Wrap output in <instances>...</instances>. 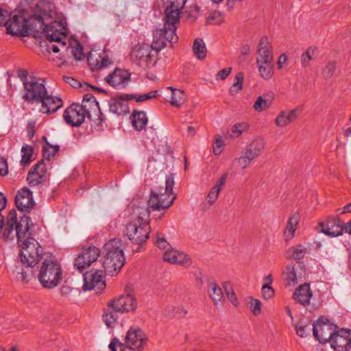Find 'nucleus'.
Returning a JSON list of instances; mask_svg holds the SVG:
<instances>
[{
	"instance_id": "nucleus-1",
	"label": "nucleus",
	"mask_w": 351,
	"mask_h": 351,
	"mask_svg": "<svg viewBox=\"0 0 351 351\" xmlns=\"http://www.w3.org/2000/svg\"><path fill=\"white\" fill-rule=\"evenodd\" d=\"M51 3L40 1L36 5V12L28 19L22 15H14L9 17L6 25L7 33L13 36H26L28 31H37L43 27L45 20L51 16L50 8Z\"/></svg>"
},
{
	"instance_id": "nucleus-2",
	"label": "nucleus",
	"mask_w": 351,
	"mask_h": 351,
	"mask_svg": "<svg viewBox=\"0 0 351 351\" xmlns=\"http://www.w3.org/2000/svg\"><path fill=\"white\" fill-rule=\"evenodd\" d=\"M25 93L23 99L28 103H41L40 112L51 114L62 106L60 98L48 95L45 87V80L36 76H31L30 81L24 86Z\"/></svg>"
},
{
	"instance_id": "nucleus-3",
	"label": "nucleus",
	"mask_w": 351,
	"mask_h": 351,
	"mask_svg": "<svg viewBox=\"0 0 351 351\" xmlns=\"http://www.w3.org/2000/svg\"><path fill=\"white\" fill-rule=\"evenodd\" d=\"M21 261L26 268L17 271V274L23 282L27 283L34 275L32 268L38 263L41 264L45 261L44 256L47 252H44L39 243L32 237L25 239L21 244Z\"/></svg>"
},
{
	"instance_id": "nucleus-4",
	"label": "nucleus",
	"mask_w": 351,
	"mask_h": 351,
	"mask_svg": "<svg viewBox=\"0 0 351 351\" xmlns=\"http://www.w3.org/2000/svg\"><path fill=\"white\" fill-rule=\"evenodd\" d=\"M149 217V208H136L135 215L125 228V234L132 242L141 245L147 241L151 232Z\"/></svg>"
},
{
	"instance_id": "nucleus-5",
	"label": "nucleus",
	"mask_w": 351,
	"mask_h": 351,
	"mask_svg": "<svg viewBox=\"0 0 351 351\" xmlns=\"http://www.w3.org/2000/svg\"><path fill=\"white\" fill-rule=\"evenodd\" d=\"M103 254L105 272L111 276L117 275L125 262L121 241L118 239L108 241L104 247Z\"/></svg>"
},
{
	"instance_id": "nucleus-6",
	"label": "nucleus",
	"mask_w": 351,
	"mask_h": 351,
	"mask_svg": "<svg viewBox=\"0 0 351 351\" xmlns=\"http://www.w3.org/2000/svg\"><path fill=\"white\" fill-rule=\"evenodd\" d=\"M174 178L169 175L165 179V186L155 187L151 192L147 205L153 210H161L169 208L173 203L176 195L173 193Z\"/></svg>"
},
{
	"instance_id": "nucleus-7",
	"label": "nucleus",
	"mask_w": 351,
	"mask_h": 351,
	"mask_svg": "<svg viewBox=\"0 0 351 351\" xmlns=\"http://www.w3.org/2000/svg\"><path fill=\"white\" fill-rule=\"evenodd\" d=\"M38 274V278L45 288L53 289L57 287L62 279V270L60 264L51 254L44 256Z\"/></svg>"
},
{
	"instance_id": "nucleus-8",
	"label": "nucleus",
	"mask_w": 351,
	"mask_h": 351,
	"mask_svg": "<svg viewBox=\"0 0 351 351\" xmlns=\"http://www.w3.org/2000/svg\"><path fill=\"white\" fill-rule=\"evenodd\" d=\"M31 226L32 224L29 217L23 215L18 221L16 210H11L8 214L6 223L3 224V228L0 230V234L5 239L12 240L16 237L18 242L22 243Z\"/></svg>"
},
{
	"instance_id": "nucleus-9",
	"label": "nucleus",
	"mask_w": 351,
	"mask_h": 351,
	"mask_svg": "<svg viewBox=\"0 0 351 351\" xmlns=\"http://www.w3.org/2000/svg\"><path fill=\"white\" fill-rule=\"evenodd\" d=\"M52 7L53 5L51 4V7L49 10L51 13V16L46 19V20H45L43 27L42 29H38L37 27L38 30L36 32H39L43 29L47 39L49 42L58 43L64 47L66 45L65 40L66 39V29L64 24L62 21L56 20L47 24L49 21L53 17V12L51 10Z\"/></svg>"
},
{
	"instance_id": "nucleus-10",
	"label": "nucleus",
	"mask_w": 351,
	"mask_h": 351,
	"mask_svg": "<svg viewBox=\"0 0 351 351\" xmlns=\"http://www.w3.org/2000/svg\"><path fill=\"white\" fill-rule=\"evenodd\" d=\"M178 40V37L174 29L164 26L163 28L154 32L152 48L156 51H159L167 45V43L171 45L177 43Z\"/></svg>"
},
{
	"instance_id": "nucleus-11",
	"label": "nucleus",
	"mask_w": 351,
	"mask_h": 351,
	"mask_svg": "<svg viewBox=\"0 0 351 351\" xmlns=\"http://www.w3.org/2000/svg\"><path fill=\"white\" fill-rule=\"evenodd\" d=\"M335 330V326L326 318H320L313 324V335L321 343H330L336 332Z\"/></svg>"
},
{
	"instance_id": "nucleus-12",
	"label": "nucleus",
	"mask_w": 351,
	"mask_h": 351,
	"mask_svg": "<svg viewBox=\"0 0 351 351\" xmlns=\"http://www.w3.org/2000/svg\"><path fill=\"white\" fill-rule=\"evenodd\" d=\"M88 118V112L80 105L73 104L67 108L63 114L65 122L73 127L80 126Z\"/></svg>"
},
{
	"instance_id": "nucleus-13",
	"label": "nucleus",
	"mask_w": 351,
	"mask_h": 351,
	"mask_svg": "<svg viewBox=\"0 0 351 351\" xmlns=\"http://www.w3.org/2000/svg\"><path fill=\"white\" fill-rule=\"evenodd\" d=\"M152 46L147 44L136 45L132 50L130 56L132 60L143 68L149 66L152 63Z\"/></svg>"
},
{
	"instance_id": "nucleus-14",
	"label": "nucleus",
	"mask_w": 351,
	"mask_h": 351,
	"mask_svg": "<svg viewBox=\"0 0 351 351\" xmlns=\"http://www.w3.org/2000/svg\"><path fill=\"white\" fill-rule=\"evenodd\" d=\"M83 276V288L84 290H95V291L97 293L103 291L105 289L106 283L103 279L104 277L101 271L90 270L84 274Z\"/></svg>"
},
{
	"instance_id": "nucleus-15",
	"label": "nucleus",
	"mask_w": 351,
	"mask_h": 351,
	"mask_svg": "<svg viewBox=\"0 0 351 351\" xmlns=\"http://www.w3.org/2000/svg\"><path fill=\"white\" fill-rule=\"evenodd\" d=\"M80 106L88 112V119L93 121L98 120L99 123L104 121V114L100 110L99 103L91 93L84 95L82 104Z\"/></svg>"
},
{
	"instance_id": "nucleus-16",
	"label": "nucleus",
	"mask_w": 351,
	"mask_h": 351,
	"mask_svg": "<svg viewBox=\"0 0 351 351\" xmlns=\"http://www.w3.org/2000/svg\"><path fill=\"white\" fill-rule=\"evenodd\" d=\"M321 232L326 235L336 237L344 232L345 223L339 217H329L325 221L319 223Z\"/></svg>"
},
{
	"instance_id": "nucleus-17",
	"label": "nucleus",
	"mask_w": 351,
	"mask_h": 351,
	"mask_svg": "<svg viewBox=\"0 0 351 351\" xmlns=\"http://www.w3.org/2000/svg\"><path fill=\"white\" fill-rule=\"evenodd\" d=\"M99 255V249L95 246L84 249L75 258V267L82 272L84 269L89 267L92 263L96 261Z\"/></svg>"
},
{
	"instance_id": "nucleus-18",
	"label": "nucleus",
	"mask_w": 351,
	"mask_h": 351,
	"mask_svg": "<svg viewBox=\"0 0 351 351\" xmlns=\"http://www.w3.org/2000/svg\"><path fill=\"white\" fill-rule=\"evenodd\" d=\"M146 336L140 328H130L125 336L126 347L130 350L141 351L146 343Z\"/></svg>"
},
{
	"instance_id": "nucleus-19",
	"label": "nucleus",
	"mask_w": 351,
	"mask_h": 351,
	"mask_svg": "<svg viewBox=\"0 0 351 351\" xmlns=\"http://www.w3.org/2000/svg\"><path fill=\"white\" fill-rule=\"evenodd\" d=\"M108 306H112V308L120 313L129 312L136 308V302L134 297L130 294L121 295L110 302Z\"/></svg>"
},
{
	"instance_id": "nucleus-20",
	"label": "nucleus",
	"mask_w": 351,
	"mask_h": 351,
	"mask_svg": "<svg viewBox=\"0 0 351 351\" xmlns=\"http://www.w3.org/2000/svg\"><path fill=\"white\" fill-rule=\"evenodd\" d=\"M15 204L19 210L29 212L35 205L32 192L26 187L19 190L15 196Z\"/></svg>"
},
{
	"instance_id": "nucleus-21",
	"label": "nucleus",
	"mask_w": 351,
	"mask_h": 351,
	"mask_svg": "<svg viewBox=\"0 0 351 351\" xmlns=\"http://www.w3.org/2000/svg\"><path fill=\"white\" fill-rule=\"evenodd\" d=\"M106 81L113 87L123 88L130 81V73L126 70L116 69L106 77Z\"/></svg>"
},
{
	"instance_id": "nucleus-22",
	"label": "nucleus",
	"mask_w": 351,
	"mask_h": 351,
	"mask_svg": "<svg viewBox=\"0 0 351 351\" xmlns=\"http://www.w3.org/2000/svg\"><path fill=\"white\" fill-rule=\"evenodd\" d=\"M163 260L170 264L179 265L184 267H189L192 263V261L189 255L175 249H171L165 252Z\"/></svg>"
},
{
	"instance_id": "nucleus-23",
	"label": "nucleus",
	"mask_w": 351,
	"mask_h": 351,
	"mask_svg": "<svg viewBox=\"0 0 351 351\" xmlns=\"http://www.w3.org/2000/svg\"><path fill=\"white\" fill-rule=\"evenodd\" d=\"M273 62V51L271 43L267 36H263L257 46L256 63Z\"/></svg>"
},
{
	"instance_id": "nucleus-24",
	"label": "nucleus",
	"mask_w": 351,
	"mask_h": 351,
	"mask_svg": "<svg viewBox=\"0 0 351 351\" xmlns=\"http://www.w3.org/2000/svg\"><path fill=\"white\" fill-rule=\"evenodd\" d=\"M132 95H125L117 97L111 98L108 101L109 110L111 112L117 115L128 114L130 112L127 101L131 99Z\"/></svg>"
},
{
	"instance_id": "nucleus-25",
	"label": "nucleus",
	"mask_w": 351,
	"mask_h": 351,
	"mask_svg": "<svg viewBox=\"0 0 351 351\" xmlns=\"http://www.w3.org/2000/svg\"><path fill=\"white\" fill-rule=\"evenodd\" d=\"M346 331L336 332L330 340V346L335 351H348L351 348V338L345 335Z\"/></svg>"
},
{
	"instance_id": "nucleus-26",
	"label": "nucleus",
	"mask_w": 351,
	"mask_h": 351,
	"mask_svg": "<svg viewBox=\"0 0 351 351\" xmlns=\"http://www.w3.org/2000/svg\"><path fill=\"white\" fill-rule=\"evenodd\" d=\"M302 109L296 107L291 110L281 111L275 119V123L278 127L285 128L294 121L300 115Z\"/></svg>"
},
{
	"instance_id": "nucleus-27",
	"label": "nucleus",
	"mask_w": 351,
	"mask_h": 351,
	"mask_svg": "<svg viewBox=\"0 0 351 351\" xmlns=\"http://www.w3.org/2000/svg\"><path fill=\"white\" fill-rule=\"evenodd\" d=\"M228 178V173H223L216 182L215 184L211 188L208 194L206 197L205 202L209 206L214 204L218 199L219 195L225 185Z\"/></svg>"
},
{
	"instance_id": "nucleus-28",
	"label": "nucleus",
	"mask_w": 351,
	"mask_h": 351,
	"mask_svg": "<svg viewBox=\"0 0 351 351\" xmlns=\"http://www.w3.org/2000/svg\"><path fill=\"white\" fill-rule=\"evenodd\" d=\"M313 295V292L308 284H304L298 287L293 295V298L298 303L304 306L308 305Z\"/></svg>"
},
{
	"instance_id": "nucleus-29",
	"label": "nucleus",
	"mask_w": 351,
	"mask_h": 351,
	"mask_svg": "<svg viewBox=\"0 0 351 351\" xmlns=\"http://www.w3.org/2000/svg\"><path fill=\"white\" fill-rule=\"evenodd\" d=\"M181 10L167 6L165 9V27L167 28H173L174 32L177 29L176 24L179 23Z\"/></svg>"
},
{
	"instance_id": "nucleus-30",
	"label": "nucleus",
	"mask_w": 351,
	"mask_h": 351,
	"mask_svg": "<svg viewBox=\"0 0 351 351\" xmlns=\"http://www.w3.org/2000/svg\"><path fill=\"white\" fill-rule=\"evenodd\" d=\"M265 141L261 137L254 138L245 149L244 152L255 159L259 156L265 149Z\"/></svg>"
},
{
	"instance_id": "nucleus-31",
	"label": "nucleus",
	"mask_w": 351,
	"mask_h": 351,
	"mask_svg": "<svg viewBox=\"0 0 351 351\" xmlns=\"http://www.w3.org/2000/svg\"><path fill=\"white\" fill-rule=\"evenodd\" d=\"M207 291L215 306H217L222 304L224 298L223 293L221 288L216 282L213 280L208 282Z\"/></svg>"
},
{
	"instance_id": "nucleus-32",
	"label": "nucleus",
	"mask_w": 351,
	"mask_h": 351,
	"mask_svg": "<svg viewBox=\"0 0 351 351\" xmlns=\"http://www.w3.org/2000/svg\"><path fill=\"white\" fill-rule=\"evenodd\" d=\"M300 220V215L298 213H294L289 219L287 227L284 232L285 240L288 241L293 238L294 236L295 230L298 227V224Z\"/></svg>"
},
{
	"instance_id": "nucleus-33",
	"label": "nucleus",
	"mask_w": 351,
	"mask_h": 351,
	"mask_svg": "<svg viewBox=\"0 0 351 351\" xmlns=\"http://www.w3.org/2000/svg\"><path fill=\"white\" fill-rule=\"evenodd\" d=\"M132 125L136 130L141 131L145 129L147 123V117L143 111L134 110L132 114Z\"/></svg>"
},
{
	"instance_id": "nucleus-34",
	"label": "nucleus",
	"mask_w": 351,
	"mask_h": 351,
	"mask_svg": "<svg viewBox=\"0 0 351 351\" xmlns=\"http://www.w3.org/2000/svg\"><path fill=\"white\" fill-rule=\"evenodd\" d=\"M117 313L120 312L116 311L114 308H112V306H108V308L104 310L103 320L108 328H113L117 324Z\"/></svg>"
},
{
	"instance_id": "nucleus-35",
	"label": "nucleus",
	"mask_w": 351,
	"mask_h": 351,
	"mask_svg": "<svg viewBox=\"0 0 351 351\" xmlns=\"http://www.w3.org/2000/svg\"><path fill=\"white\" fill-rule=\"evenodd\" d=\"M297 270L295 265H289L286 267L283 274L288 285H295L298 283Z\"/></svg>"
},
{
	"instance_id": "nucleus-36",
	"label": "nucleus",
	"mask_w": 351,
	"mask_h": 351,
	"mask_svg": "<svg viewBox=\"0 0 351 351\" xmlns=\"http://www.w3.org/2000/svg\"><path fill=\"white\" fill-rule=\"evenodd\" d=\"M169 88L171 90V99L169 100L170 104L174 106H180L185 101L184 92L180 89L173 88L172 87H169Z\"/></svg>"
},
{
	"instance_id": "nucleus-37",
	"label": "nucleus",
	"mask_w": 351,
	"mask_h": 351,
	"mask_svg": "<svg viewBox=\"0 0 351 351\" xmlns=\"http://www.w3.org/2000/svg\"><path fill=\"white\" fill-rule=\"evenodd\" d=\"M256 64L260 75L265 80H269L274 74L272 62L265 63L262 62Z\"/></svg>"
},
{
	"instance_id": "nucleus-38",
	"label": "nucleus",
	"mask_w": 351,
	"mask_h": 351,
	"mask_svg": "<svg viewBox=\"0 0 351 351\" xmlns=\"http://www.w3.org/2000/svg\"><path fill=\"white\" fill-rule=\"evenodd\" d=\"M193 50L197 58L202 60L206 56V49L204 41L202 39L195 40L193 46Z\"/></svg>"
},
{
	"instance_id": "nucleus-39",
	"label": "nucleus",
	"mask_w": 351,
	"mask_h": 351,
	"mask_svg": "<svg viewBox=\"0 0 351 351\" xmlns=\"http://www.w3.org/2000/svg\"><path fill=\"white\" fill-rule=\"evenodd\" d=\"M271 104L272 99L259 96L254 102L253 108L256 112H261L268 109Z\"/></svg>"
},
{
	"instance_id": "nucleus-40",
	"label": "nucleus",
	"mask_w": 351,
	"mask_h": 351,
	"mask_svg": "<svg viewBox=\"0 0 351 351\" xmlns=\"http://www.w3.org/2000/svg\"><path fill=\"white\" fill-rule=\"evenodd\" d=\"M317 49L315 47H309L305 52H304L300 58L301 64L303 67L309 65L310 61L315 58Z\"/></svg>"
},
{
	"instance_id": "nucleus-41",
	"label": "nucleus",
	"mask_w": 351,
	"mask_h": 351,
	"mask_svg": "<svg viewBox=\"0 0 351 351\" xmlns=\"http://www.w3.org/2000/svg\"><path fill=\"white\" fill-rule=\"evenodd\" d=\"M243 80L244 76L243 73H238L234 77V82L230 88V95H234L242 90Z\"/></svg>"
},
{
	"instance_id": "nucleus-42",
	"label": "nucleus",
	"mask_w": 351,
	"mask_h": 351,
	"mask_svg": "<svg viewBox=\"0 0 351 351\" xmlns=\"http://www.w3.org/2000/svg\"><path fill=\"white\" fill-rule=\"evenodd\" d=\"M223 288L232 304L234 306H237L239 304L237 298L230 283L229 282H223Z\"/></svg>"
},
{
	"instance_id": "nucleus-43",
	"label": "nucleus",
	"mask_w": 351,
	"mask_h": 351,
	"mask_svg": "<svg viewBox=\"0 0 351 351\" xmlns=\"http://www.w3.org/2000/svg\"><path fill=\"white\" fill-rule=\"evenodd\" d=\"M101 56L97 53H90L87 57V62L91 70H97L102 69V64H100Z\"/></svg>"
},
{
	"instance_id": "nucleus-44",
	"label": "nucleus",
	"mask_w": 351,
	"mask_h": 351,
	"mask_svg": "<svg viewBox=\"0 0 351 351\" xmlns=\"http://www.w3.org/2000/svg\"><path fill=\"white\" fill-rule=\"evenodd\" d=\"M22 158L21 164L22 165H27L32 161V147L30 145H25L21 148Z\"/></svg>"
},
{
	"instance_id": "nucleus-45",
	"label": "nucleus",
	"mask_w": 351,
	"mask_h": 351,
	"mask_svg": "<svg viewBox=\"0 0 351 351\" xmlns=\"http://www.w3.org/2000/svg\"><path fill=\"white\" fill-rule=\"evenodd\" d=\"M59 149L60 147L58 145H52L47 142V145L43 147V158L45 160H49L58 152Z\"/></svg>"
},
{
	"instance_id": "nucleus-46",
	"label": "nucleus",
	"mask_w": 351,
	"mask_h": 351,
	"mask_svg": "<svg viewBox=\"0 0 351 351\" xmlns=\"http://www.w3.org/2000/svg\"><path fill=\"white\" fill-rule=\"evenodd\" d=\"M296 333L300 337H305L311 330L310 323H306L303 320L299 321L295 325Z\"/></svg>"
},
{
	"instance_id": "nucleus-47",
	"label": "nucleus",
	"mask_w": 351,
	"mask_h": 351,
	"mask_svg": "<svg viewBox=\"0 0 351 351\" xmlns=\"http://www.w3.org/2000/svg\"><path fill=\"white\" fill-rule=\"evenodd\" d=\"M38 172H34L32 169L28 173L27 180L31 186H36L39 184L45 182L44 176H39Z\"/></svg>"
},
{
	"instance_id": "nucleus-48",
	"label": "nucleus",
	"mask_w": 351,
	"mask_h": 351,
	"mask_svg": "<svg viewBox=\"0 0 351 351\" xmlns=\"http://www.w3.org/2000/svg\"><path fill=\"white\" fill-rule=\"evenodd\" d=\"M292 252V258L294 260H300L304 258L306 253V248L302 245H298L289 250Z\"/></svg>"
},
{
	"instance_id": "nucleus-49",
	"label": "nucleus",
	"mask_w": 351,
	"mask_h": 351,
	"mask_svg": "<svg viewBox=\"0 0 351 351\" xmlns=\"http://www.w3.org/2000/svg\"><path fill=\"white\" fill-rule=\"evenodd\" d=\"M249 128V125L247 123H240L234 125L231 128V136L232 137H238L243 134V132L247 131Z\"/></svg>"
},
{
	"instance_id": "nucleus-50",
	"label": "nucleus",
	"mask_w": 351,
	"mask_h": 351,
	"mask_svg": "<svg viewBox=\"0 0 351 351\" xmlns=\"http://www.w3.org/2000/svg\"><path fill=\"white\" fill-rule=\"evenodd\" d=\"M336 69V62L334 61L328 62L322 71V75L325 79H328L334 74Z\"/></svg>"
},
{
	"instance_id": "nucleus-51",
	"label": "nucleus",
	"mask_w": 351,
	"mask_h": 351,
	"mask_svg": "<svg viewBox=\"0 0 351 351\" xmlns=\"http://www.w3.org/2000/svg\"><path fill=\"white\" fill-rule=\"evenodd\" d=\"M110 351H124L127 348L125 343H121L117 338H114L108 346Z\"/></svg>"
},
{
	"instance_id": "nucleus-52",
	"label": "nucleus",
	"mask_w": 351,
	"mask_h": 351,
	"mask_svg": "<svg viewBox=\"0 0 351 351\" xmlns=\"http://www.w3.org/2000/svg\"><path fill=\"white\" fill-rule=\"evenodd\" d=\"M253 160L254 158L243 152V155L238 158V164L243 169L247 168Z\"/></svg>"
},
{
	"instance_id": "nucleus-53",
	"label": "nucleus",
	"mask_w": 351,
	"mask_h": 351,
	"mask_svg": "<svg viewBox=\"0 0 351 351\" xmlns=\"http://www.w3.org/2000/svg\"><path fill=\"white\" fill-rule=\"evenodd\" d=\"M32 169L34 172H38L39 176H44V180L46 181L47 179V169L45 165L43 160L38 162L36 165H35Z\"/></svg>"
},
{
	"instance_id": "nucleus-54",
	"label": "nucleus",
	"mask_w": 351,
	"mask_h": 351,
	"mask_svg": "<svg viewBox=\"0 0 351 351\" xmlns=\"http://www.w3.org/2000/svg\"><path fill=\"white\" fill-rule=\"evenodd\" d=\"M250 310L254 315H258L261 312V302L258 299H250Z\"/></svg>"
},
{
	"instance_id": "nucleus-55",
	"label": "nucleus",
	"mask_w": 351,
	"mask_h": 351,
	"mask_svg": "<svg viewBox=\"0 0 351 351\" xmlns=\"http://www.w3.org/2000/svg\"><path fill=\"white\" fill-rule=\"evenodd\" d=\"M261 293L263 297L266 299H270L274 295V290L271 286H267V285H263L261 288Z\"/></svg>"
},
{
	"instance_id": "nucleus-56",
	"label": "nucleus",
	"mask_w": 351,
	"mask_h": 351,
	"mask_svg": "<svg viewBox=\"0 0 351 351\" xmlns=\"http://www.w3.org/2000/svg\"><path fill=\"white\" fill-rule=\"evenodd\" d=\"M17 77L21 80L23 82V87L25 86V83H27L30 81L31 76L28 75L27 71L25 69H20L16 71Z\"/></svg>"
},
{
	"instance_id": "nucleus-57",
	"label": "nucleus",
	"mask_w": 351,
	"mask_h": 351,
	"mask_svg": "<svg viewBox=\"0 0 351 351\" xmlns=\"http://www.w3.org/2000/svg\"><path fill=\"white\" fill-rule=\"evenodd\" d=\"M73 289L68 285H63L60 289V295L66 300H70L72 296Z\"/></svg>"
},
{
	"instance_id": "nucleus-58",
	"label": "nucleus",
	"mask_w": 351,
	"mask_h": 351,
	"mask_svg": "<svg viewBox=\"0 0 351 351\" xmlns=\"http://www.w3.org/2000/svg\"><path fill=\"white\" fill-rule=\"evenodd\" d=\"M156 90L155 91H150L148 93L141 95H139L138 97H136L134 95H132L133 97H131V99H135L136 101L142 102V101H145L147 99L154 98L156 97Z\"/></svg>"
},
{
	"instance_id": "nucleus-59",
	"label": "nucleus",
	"mask_w": 351,
	"mask_h": 351,
	"mask_svg": "<svg viewBox=\"0 0 351 351\" xmlns=\"http://www.w3.org/2000/svg\"><path fill=\"white\" fill-rule=\"evenodd\" d=\"M225 144L220 137L216 138L213 146L215 155H219L221 152V148Z\"/></svg>"
},
{
	"instance_id": "nucleus-60",
	"label": "nucleus",
	"mask_w": 351,
	"mask_h": 351,
	"mask_svg": "<svg viewBox=\"0 0 351 351\" xmlns=\"http://www.w3.org/2000/svg\"><path fill=\"white\" fill-rule=\"evenodd\" d=\"M155 244L157 247H158L160 249H165L169 245V243L163 237V235L159 233L157 234Z\"/></svg>"
},
{
	"instance_id": "nucleus-61",
	"label": "nucleus",
	"mask_w": 351,
	"mask_h": 351,
	"mask_svg": "<svg viewBox=\"0 0 351 351\" xmlns=\"http://www.w3.org/2000/svg\"><path fill=\"white\" fill-rule=\"evenodd\" d=\"M223 17L219 12H215L208 18L207 22L210 24H220L223 22Z\"/></svg>"
},
{
	"instance_id": "nucleus-62",
	"label": "nucleus",
	"mask_w": 351,
	"mask_h": 351,
	"mask_svg": "<svg viewBox=\"0 0 351 351\" xmlns=\"http://www.w3.org/2000/svg\"><path fill=\"white\" fill-rule=\"evenodd\" d=\"M72 53L75 60H81L83 59L84 54L83 53L82 47L78 45L76 47L72 49Z\"/></svg>"
},
{
	"instance_id": "nucleus-63",
	"label": "nucleus",
	"mask_w": 351,
	"mask_h": 351,
	"mask_svg": "<svg viewBox=\"0 0 351 351\" xmlns=\"http://www.w3.org/2000/svg\"><path fill=\"white\" fill-rule=\"evenodd\" d=\"M10 16V14L8 11L0 8V25H5L6 27Z\"/></svg>"
},
{
	"instance_id": "nucleus-64",
	"label": "nucleus",
	"mask_w": 351,
	"mask_h": 351,
	"mask_svg": "<svg viewBox=\"0 0 351 351\" xmlns=\"http://www.w3.org/2000/svg\"><path fill=\"white\" fill-rule=\"evenodd\" d=\"M232 68H225L219 71L217 75V79L223 80H225L231 73Z\"/></svg>"
}]
</instances>
